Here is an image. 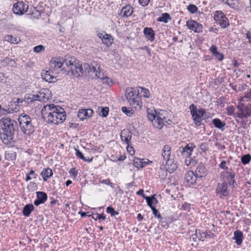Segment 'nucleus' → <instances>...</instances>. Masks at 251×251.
Returning <instances> with one entry per match:
<instances>
[{
  "label": "nucleus",
  "instance_id": "obj_1",
  "mask_svg": "<svg viewBox=\"0 0 251 251\" xmlns=\"http://www.w3.org/2000/svg\"><path fill=\"white\" fill-rule=\"evenodd\" d=\"M43 119L47 123L58 125L62 123L66 118V112L59 105L47 104L42 109Z\"/></svg>",
  "mask_w": 251,
  "mask_h": 251
},
{
  "label": "nucleus",
  "instance_id": "obj_2",
  "mask_svg": "<svg viewBox=\"0 0 251 251\" xmlns=\"http://www.w3.org/2000/svg\"><path fill=\"white\" fill-rule=\"evenodd\" d=\"M0 138L4 144H10L13 142L15 132L18 130L17 122L5 117L0 120Z\"/></svg>",
  "mask_w": 251,
  "mask_h": 251
},
{
  "label": "nucleus",
  "instance_id": "obj_3",
  "mask_svg": "<svg viewBox=\"0 0 251 251\" xmlns=\"http://www.w3.org/2000/svg\"><path fill=\"white\" fill-rule=\"evenodd\" d=\"M140 88H128L126 91L127 101L130 105L136 109H141L142 107L141 96L139 95Z\"/></svg>",
  "mask_w": 251,
  "mask_h": 251
},
{
  "label": "nucleus",
  "instance_id": "obj_4",
  "mask_svg": "<svg viewBox=\"0 0 251 251\" xmlns=\"http://www.w3.org/2000/svg\"><path fill=\"white\" fill-rule=\"evenodd\" d=\"M18 121L21 131L24 134L27 135H30L34 132L35 129L34 126L32 122L31 117L25 113L21 114L19 115Z\"/></svg>",
  "mask_w": 251,
  "mask_h": 251
},
{
  "label": "nucleus",
  "instance_id": "obj_5",
  "mask_svg": "<svg viewBox=\"0 0 251 251\" xmlns=\"http://www.w3.org/2000/svg\"><path fill=\"white\" fill-rule=\"evenodd\" d=\"M189 108L195 125L197 126H200L202 121V117L206 113L205 110L203 108L197 109V106L194 103L191 104Z\"/></svg>",
  "mask_w": 251,
  "mask_h": 251
},
{
  "label": "nucleus",
  "instance_id": "obj_6",
  "mask_svg": "<svg viewBox=\"0 0 251 251\" xmlns=\"http://www.w3.org/2000/svg\"><path fill=\"white\" fill-rule=\"evenodd\" d=\"M169 113L164 110H160L156 112V120L154 121V126L156 128L161 129L166 123L171 124V120L168 118Z\"/></svg>",
  "mask_w": 251,
  "mask_h": 251
},
{
  "label": "nucleus",
  "instance_id": "obj_7",
  "mask_svg": "<svg viewBox=\"0 0 251 251\" xmlns=\"http://www.w3.org/2000/svg\"><path fill=\"white\" fill-rule=\"evenodd\" d=\"M238 111L235 113V117L239 119L247 118L251 115V104L240 103L237 105Z\"/></svg>",
  "mask_w": 251,
  "mask_h": 251
},
{
  "label": "nucleus",
  "instance_id": "obj_8",
  "mask_svg": "<svg viewBox=\"0 0 251 251\" xmlns=\"http://www.w3.org/2000/svg\"><path fill=\"white\" fill-rule=\"evenodd\" d=\"M76 59L74 57H70L66 56V61L65 62V65L67 67L69 73L71 72L72 75L74 77H78L80 75L78 74L77 70V66L78 63L76 62Z\"/></svg>",
  "mask_w": 251,
  "mask_h": 251
},
{
  "label": "nucleus",
  "instance_id": "obj_9",
  "mask_svg": "<svg viewBox=\"0 0 251 251\" xmlns=\"http://www.w3.org/2000/svg\"><path fill=\"white\" fill-rule=\"evenodd\" d=\"M214 20L223 28H226L229 25L228 18L222 11L214 12Z\"/></svg>",
  "mask_w": 251,
  "mask_h": 251
},
{
  "label": "nucleus",
  "instance_id": "obj_10",
  "mask_svg": "<svg viewBox=\"0 0 251 251\" xmlns=\"http://www.w3.org/2000/svg\"><path fill=\"white\" fill-rule=\"evenodd\" d=\"M198 177L192 171L187 172L183 177V184L186 187H190L196 183Z\"/></svg>",
  "mask_w": 251,
  "mask_h": 251
},
{
  "label": "nucleus",
  "instance_id": "obj_11",
  "mask_svg": "<svg viewBox=\"0 0 251 251\" xmlns=\"http://www.w3.org/2000/svg\"><path fill=\"white\" fill-rule=\"evenodd\" d=\"M28 8V5L23 1H17L14 4L12 11L14 14L17 15H22L27 12Z\"/></svg>",
  "mask_w": 251,
  "mask_h": 251
},
{
  "label": "nucleus",
  "instance_id": "obj_12",
  "mask_svg": "<svg viewBox=\"0 0 251 251\" xmlns=\"http://www.w3.org/2000/svg\"><path fill=\"white\" fill-rule=\"evenodd\" d=\"M235 173L231 169L224 171L221 173V177L223 179V182H226V184L229 185H233L235 182L234 177Z\"/></svg>",
  "mask_w": 251,
  "mask_h": 251
},
{
  "label": "nucleus",
  "instance_id": "obj_13",
  "mask_svg": "<svg viewBox=\"0 0 251 251\" xmlns=\"http://www.w3.org/2000/svg\"><path fill=\"white\" fill-rule=\"evenodd\" d=\"M97 36L101 40L102 43L107 47H109L113 42L112 36L107 34L105 31H102L97 33Z\"/></svg>",
  "mask_w": 251,
  "mask_h": 251
},
{
  "label": "nucleus",
  "instance_id": "obj_14",
  "mask_svg": "<svg viewBox=\"0 0 251 251\" xmlns=\"http://www.w3.org/2000/svg\"><path fill=\"white\" fill-rule=\"evenodd\" d=\"M186 26L189 29L196 33H200L202 31V25L201 24L196 22L193 20H189L186 22Z\"/></svg>",
  "mask_w": 251,
  "mask_h": 251
},
{
  "label": "nucleus",
  "instance_id": "obj_15",
  "mask_svg": "<svg viewBox=\"0 0 251 251\" xmlns=\"http://www.w3.org/2000/svg\"><path fill=\"white\" fill-rule=\"evenodd\" d=\"M216 192L220 197H226L229 194L230 189H228L227 184L226 182H223L218 184Z\"/></svg>",
  "mask_w": 251,
  "mask_h": 251
},
{
  "label": "nucleus",
  "instance_id": "obj_16",
  "mask_svg": "<svg viewBox=\"0 0 251 251\" xmlns=\"http://www.w3.org/2000/svg\"><path fill=\"white\" fill-rule=\"evenodd\" d=\"M65 61L66 58L65 59L62 57L52 58L50 62V65L51 68L54 70L60 69L64 65H65Z\"/></svg>",
  "mask_w": 251,
  "mask_h": 251
},
{
  "label": "nucleus",
  "instance_id": "obj_17",
  "mask_svg": "<svg viewBox=\"0 0 251 251\" xmlns=\"http://www.w3.org/2000/svg\"><path fill=\"white\" fill-rule=\"evenodd\" d=\"M172 156L171 155V148L170 146L168 145L164 146L161 152V157L163 160L162 163L164 164L165 161L172 159Z\"/></svg>",
  "mask_w": 251,
  "mask_h": 251
},
{
  "label": "nucleus",
  "instance_id": "obj_18",
  "mask_svg": "<svg viewBox=\"0 0 251 251\" xmlns=\"http://www.w3.org/2000/svg\"><path fill=\"white\" fill-rule=\"evenodd\" d=\"M50 93L47 89H44L39 91L36 95L37 101L46 102L48 101L50 98Z\"/></svg>",
  "mask_w": 251,
  "mask_h": 251
},
{
  "label": "nucleus",
  "instance_id": "obj_19",
  "mask_svg": "<svg viewBox=\"0 0 251 251\" xmlns=\"http://www.w3.org/2000/svg\"><path fill=\"white\" fill-rule=\"evenodd\" d=\"M132 133L128 129L123 130L121 133V138L123 142L126 145L131 144Z\"/></svg>",
  "mask_w": 251,
  "mask_h": 251
},
{
  "label": "nucleus",
  "instance_id": "obj_20",
  "mask_svg": "<svg viewBox=\"0 0 251 251\" xmlns=\"http://www.w3.org/2000/svg\"><path fill=\"white\" fill-rule=\"evenodd\" d=\"M133 13V8L130 4H126L124 6L119 13V16L123 18H128Z\"/></svg>",
  "mask_w": 251,
  "mask_h": 251
},
{
  "label": "nucleus",
  "instance_id": "obj_21",
  "mask_svg": "<svg viewBox=\"0 0 251 251\" xmlns=\"http://www.w3.org/2000/svg\"><path fill=\"white\" fill-rule=\"evenodd\" d=\"M196 146L193 143H190L187 144L184 147L182 148L181 151V154L185 157H190Z\"/></svg>",
  "mask_w": 251,
  "mask_h": 251
},
{
  "label": "nucleus",
  "instance_id": "obj_22",
  "mask_svg": "<svg viewBox=\"0 0 251 251\" xmlns=\"http://www.w3.org/2000/svg\"><path fill=\"white\" fill-rule=\"evenodd\" d=\"M195 175L199 178L205 177L207 174V169L204 164L200 163L198 164L195 171Z\"/></svg>",
  "mask_w": 251,
  "mask_h": 251
},
{
  "label": "nucleus",
  "instance_id": "obj_23",
  "mask_svg": "<svg viewBox=\"0 0 251 251\" xmlns=\"http://www.w3.org/2000/svg\"><path fill=\"white\" fill-rule=\"evenodd\" d=\"M93 110L91 109H80L77 113L78 118L83 121L87 118L91 117L93 114Z\"/></svg>",
  "mask_w": 251,
  "mask_h": 251
},
{
  "label": "nucleus",
  "instance_id": "obj_24",
  "mask_svg": "<svg viewBox=\"0 0 251 251\" xmlns=\"http://www.w3.org/2000/svg\"><path fill=\"white\" fill-rule=\"evenodd\" d=\"M41 76L42 79L49 83L54 82L57 80L55 77L51 75L50 71L43 70L41 72Z\"/></svg>",
  "mask_w": 251,
  "mask_h": 251
},
{
  "label": "nucleus",
  "instance_id": "obj_25",
  "mask_svg": "<svg viewBox=\"0 0 251 251\" xmlns=\"http://www.w3.org/2000/svg\"><path fill=\"white\" fill-rule=\"evenodd\" d=\"M143 33L146 38L151 42H152L155 39V33L154 30L151 27H146L144 28Z\"/></svg>",
  "mask_w": 251,
  "mask_h": 251
},
{
  "label": "nucleus",
  "instance_id": "obj_26",
  "mask_svg": "<svg viewBox=\"0 0 251 251\" xmlns=\"http://www.w3.org/2000/svg\"><path fill=\"white\" fill-rule=\"evenodd\" d=\"M37 199L34 201V204H42L47 200V194L44 192L38 191L36 192Z\"/></svg>",
  "mask_w": 251,
  "mask_h": 251
},
{
  "label": "nucleus",
  "instance_id": "obj_27",
  "mask_svg": "<svg viewBox=\"0 0 251 251\" xmlns=\"http://www.w3.org/2000/svg\"><path fill=\"white\" fill-rule=\"evenodd\" d=\"M161 198L160 195H151L150 196H144V199L146 200V202L147 204H157L159 203V201L158 200V198Z\"/></svg>",
  "mask_w": 251,
  "mask_h": 251
},
{
  "label": "nucleus",
  "instance_id": "obj_28",
  "mask_svg": "<svg viewBox=\"0 0 251 251\" xmlns=\"http://www.w3.org/2000/svg\"><path fill=\"white\" fill-rule=\"evenodd\" d=\"M24 100L25 101V106L26 105L31 104L36 101H37L36 95L31 93L25 94L24 96Z\"/></svg>",
  "mask_w": 251,
  "mask_h": 251
},
{
  "label": "nucleus",
  "instance_id": "obj_29",
  "mask_svg": "<svg viewBox=\"0 0 251 251\" xmlns=\"http://www.w3.org/2000/svg\"><path fill=\"white\" fill-rule=\"evenodd\" d=\"M166 165V169L167 171L169 173H173L176 171L177 169V165L176 163L173 159H171L164 162Z\"/></svg>",
  "mask_w": 251,
  "mask_h": 251
},
{
  "label": "nucleus",
  "instance_id": "obj_30",
  "mask_svg": "<svg viewBox=\"0 0 251 251\" xmlns=\"http://www.w3.org/2000/svg\"><path fill=\"white\" fill-rule=\"evenodd\" d=\"M96 65V62H94L91 65L88 63H85L83 64V69L84 71V73L85 74L87 73H90L91 72L96 73V72H100L99 71H98L95 66V65Z\"/></svg>",
  "mask_w": 251,
  "mask_h": 251
},
{
  "label": "nucleus",
  "instance_id": "obj_31",
  "mask_svg": "<svg viewBox=\"0 0 251 251\" xmlns=\"http://www.w3.org/2000/svg\"><path fill=\"white\" fill-rule=\"evenodd\" d=\"M12 101L11 102V105H13L12 103L15 105L14 109L15 111H18L21 106H25L24 98H14L12 99Z\"/></svg>",
  "mask_w": 251,
  "mask_h": 251
},
{
  "label": "nucleus",
  "instance_id": "obj_32",
  "mask_svg": "<svg viewBox=\"0 0 251 251\" xmlns=\"http://www.w3.org/2000/svg\"><path fill=\"white\" fill-rule=\"evenodd\" d=\"M52 175L53 173L52 170L49 168L44 169L41 173V175L44 181H46Z\"/></svg>",
  "mask_w": 251,
  "mask_h": 251
},
{
  "label": "nucleus",
  "instance_id": "obj_33",
  "mask_svg": "<svg viewBox=\"0 0 251 251\" xmlns=\"http://www.w3.org/2000/svg\"><path fill=\"white\" fill-rule=\"evenodd\" d=\"M243 238V233L241 231L237 230L234 231L233 239L235 240L237 245H240L242 243Z\"/></svg>",
  "mask_w": 251,
  "mask_h": 251
},
{
  "label": "nucleus",
  "instance_id": "obj_34",
  "mask_svg": "<svg viewBox=\"0 0 251 251\" xmlns=\"http://www.w3.org/2000/svg\"><path fill=\"white\" fill-rule=\"evenodd\" d=\"M95 75L98 78L101 79L102 80L103 83L106 84L107 85H110L112 83V80L107 76H104L103 74H101L100 71L96 72Z\"/></svg>",
  "mask_w": 251,
  "mask_h": 251
},
{
  "label": "nucleus",
  "instance_id": "obj_35",
  "mask_svg": "<svg viewBox=\"0 0 251 251\" xmlns=\"http://www.w3.org/2000/svg\"><path fill=\"white\" fill-rule=\"evenodd\" d=\"M34 209L33 205H25L23 209V214L25 217H29Z\"/></svg>",
  "mask_w": 251,
  "mask_h": 251
},
{
  "label": "nucleus",
  "instance_id": "obj_36",
  "mask_svg": "<svg viewBox=\"0 0 251 251\" xmlns=\"http://www.w3.org/2000/svg\"><path fill=\"white\" fill-rule=\"evenodd\" d=\"M16 156V153L14 151H7L5 152V159L9 161H15Z\"/></svg>",
  "mask_w": 251,
  "mask_h": 251
},
{
  "label": "nucleus",
  "instance_id": "obj_37",
  "mask_svg": "<svg viewBox=\"0 0 251 251\" xmlns=\"http://www.w3.org/2000/svg\"><path fill=\"white\" fill-rule=\"evenodd\" d=\"M75 154L77 158L81 159L85 162H90L93 161V157L90 158H87L86 157L84 156L83 154L79 150L75 149Z\"/></svg>",
  "mask_w": 251,
  "mask_h": 251
},
{
  "label": "nucleus",
  "instance_id": "obj_38",
  "mask_svg": "<svg viewBox=\"0 0 251 251\" xmlns=\"http://www.w3.org/2000/svg\"><path fill=\"white\" fill-rule=\"evenodd\" d=\"M4 40L11 44H17L20 41L19 38L14 37L11 35H7L4 36Z\"/></svg>",
  "mask_w": 251,
  "mask_h": 251
},
{
  "label": "nucleus",
  "instance_id": "obj_39",
  "mask_svg": "<svg viewBox=\"0 0 251 251\" xmlns=\"http://www.w3.org/2000/svg\"><path fill=\"white\" fill-rule=\"evenodd\" d=\"M212 123L216 128L219 129H222L226 126V123L218 118L213 119Z\"/></svg>",
  "mask_w": 251,
  "mask_h": 251
},
{
  "label": "nucleus",
  "instance_id": "obj_40",
  "mask_svg": "<svg viewBox=\"0 0 251 251\" xmlns=\"http://www.w3.org/2000/svg\"><path fill=\"white\" fill-rule=\"evenodd\" d=\"M171 19L170 15L168 13H164L161 16L157 19V21L167 23L168 20Z\"/></svg>",
  "mask_w": 251,
  "mask_h": 251
},
{
  "label": "nucleus",
  "instance_id": "obj_41",
  "mask_svg": "<svg viewBox=\"0 0 251 251\" xmlns=\"http://www.w3.org/2000/svg\"><path fill=\"white\" fill-rule=\"evenodd\" d=\"M157 111L154 110L153 111L152 110H151V111L148 110V119L151 121L152 124L154 125V121L156 120V115Z\"/></svg>",
  "mask_w": 251,
  "mask_h": 251
},
{
  "label": "nucleus",
  "instance_id": "obj_42",
  "mask_svg": "<svg viewBox=\"0 0 251 251\" xmlns=\"http://www.w3.org/2000/svg\"><path fill=\"white\" fill-rule=\"evenodd\" d=\"M151 209L152 210V213L155 217L158 218L159 220H161L162 217L158 211V209L154 206V205H148Z\"/></svg>",
  "mask_w": 251,
  "mask_h": 251
},
{
  "label": "nucleus",
  "instance_id": "obj_43",
  "mask_svg": "<svg viewBox=\"0 0 251 251\" xmlns=\"http://www.w3.org/2000/svg\"><path fill=\"white\" fill-rule=\"evenodd\" d=\"M136 88H140L139 89V95H140V93H142L144 97L146 98H149L150 93L148 89L140 86L137 87Z\"/></svg>",
  "mask_w": 251,
  "mask_h": 251
},
{
  "label": "nucleus",
  "instance_id": "obj_44",
  "mask_svg": "<svg viewBox=\"0 0 251 251\" xmlns=\"http://www.w3.org/2000/svg\"><path fill=\"white\" fill-rule=\"evenodd\" d=\"M241 160L244 165L248 164L251 160V155L249 153L243 155L241 158Z\"/></svg>",
  "mask_w": 251,
  "mask_h": 251
},
{
  "label": "nucleus",
  "instance_id": "obj_45",
  "mask_svg": "<svg viewBox=\"0 0 251 251\" xmlns=\"http://www.w3.org/2000/svg\"><path fill=\"white\" fill-rule=\"evenodd\" d=\"M133 165L138 169L143 168V162L142 159L139 158L134 157L133 159Z\"/></svg>",
  "mask_w": 251,
  "mask_h": 251
},
{
  "label": "nucleus",
  "instance_id": "obj_46",
  "mask_svg": "<svg viewBox=\"0 0 251 251\" xmlns=\"http://www.w3.org/2000/svg\"><path fill=\"white\" fill-rule=\"evenodd\" d=\"M99 183L104 184L107 185H109L113 189L115 188L116 184L115 183H113L111 182L109 179H100L99 180Z\"/></svg>",
  "mask_w": 251,
  "mask_h": 251
},
{
  "label": "nucleus",
  "instance_id": "obj_47",
  "mask_svg": "<svg viewBox=\"0 0 251 251\" xmlns=\"http://www.w3.org/2000/svg\"><path fill=\"white\" fill-rule=\"evenodd\" d=\"M30 15V18L33 19H39L41 15L40 11L37 10L35 7L34 8L33 11L29 14Z\"/></svg>",
  "mask_w": 251,
  "mask_h": 251
},
{
  "label": "nucleus",
  "instance_id": "obj_48",
  "mask_svg": "<svg viewBox=\"0 0 251 251\" xmlns=\"http://www.w3.org/2000/svg\"><path fill=\"white\" fill-rule=\"evenodd\" d=\"M187 9L188 11L192 14L196 13L198 10V7L196 5L193 4H189L187 6Z\"/></svg>",
  "mask_w": 251,
  "mask_h": 251
},
{
  "label": "nucleus",
  "instance_id": "obj_49",
  "mask_svg": "<svg viewBox=\"0 0 251 251\" xmlns=\"http://www.w3.org/2000/svg\"><path fill=\"white\" fill-rule=\"evenodd\" d=\"M109 108L107 107H101V110L100 112V115L102 117H106L108 114Z\"/></svg>",
  "mask_w": 251,
  "mask_h": 251
},
{
  "label": "nucleus",
  "instance_id": "obj_50",
  "mask_svg": "<svg viewBox=\"0 0 251 251\" xmlns=\"http://www.w3.org/2000/svg\"><path fill=\"white\" fill-rule=\"evenodd\" d=\"M106 211L107 213L110 214L111 216H114L119 214V212L115 211V209L111 206L107 207Z\"/></svg>",
  "mask_w": 251,
  "mask_h": 251
},
{
  "label": "nucleus",
  "instance_id": "obj_51",
  "mask_svg": "<svg viewBox=\"0 0 251 251\" xmlns=\"http://www.w3.org/2000/svg\"><path fill=\"white\" fill-rule=\"evenodd\" d=\"M122 111L128 116H131L133 113V111L132 109L127 108L126 106H123L122 107Z\"/></svg>",
  "mask_w": 251,
  "mask_h": 251
},
{
  "label": "nucleus",
  "instance_id": "obj_52",
  "mask_svg": "<svg viewBox=\"0 0 251 251\" xmlns=\"http://www.w3.org/2000/svg\"><path fill=\"white\" fill-rule=\"evenodd\" d=\"M196 233L198 234V240L204 241L205 239V232H201L200 230L196 229Z\"/></svg>",
  "mask_w": 251,
  "mask_h": 251
},
{
  "label": "nucleus",
  "instance_id": "obj_53",
  "mask_svg": "<svg viewBox=\"0 0 251 251\" xmlns=\"http://www.w3.org/2000/svg\"><path fill=\"white\" fill-rule=\"evenodd\" d=\"M45 50V47L42 45H38L34 47L33 51L36 53H39Z\"/></svg>",
  "mask_w": 251,
  "mask_h": 251
},
{
  "label": "nucleus",
  "instance_id": "obj_54",
  "mask_svg": "<svg viewBox=\"0 0 251 251\" xmlns=\"http://www.w3.org/2000/svg\"><path fill=\"white\" fill-rule=\"evenodd\" d=\"M245 99H251V89H248L245 93L244 96L242 98L241 101H245Z\"/></svg>",
  "mask_w": 251,
  "mask_h": 251
},
{
  "label": "nucleus",
  "instance_id": "obj_55",
  "mask_svg": "<svg viewBox=\"0 0 251 251\" xmlns=\"http://www.w3.org/2000/svg\"><path fill=\"white\" fill-rule=\"evenodd\" d=\"M226 113L228 115H233L235 112V108L233 106H229L226 107Z\"/></svg>",
  "mask_w": 251,
  "mask_h": 251
},
{
  "label": "nucleus",
  "instance_id": "obj_56",
  "mask_svg": "<svg viewBox=\"0 0 251 251\" xmlns=\"http://www.w3.org/2000/svg\"><path fill=\"white\" fill-rule=\"evenodd\" d=\"M201 150L203 152H206L208 150V146L206 143H202L200 146Z\"/></svg>",
  "mask_w": 251,
  "mask_h": 251
},
{
  "label": "nucleus",
  "instance_id": "obj_57",
  "mask_svg": "<svg viewBox=\"0 0 251 251\" xmlns=\"http://www.w3.org/2000/svg\"><path fill=\"white\" fill-rule=\"evenodd\" d=\"M214 56H215V57L218 59L219 61H222L223 60L224 58V55L222 53H221L220 52H217V53H216Z\"/></svg>",
  "mask_w": 251,
  "mask_h": 251
},
{
  "label": "nucleus",
  "instance_id": "obj_58",
  "mask_svg": "<svg viewBox=\"0 0 251 251\" xmlns=\"http://www.w3.org/2000/svg\"><path fill=\"white\" fill-rule=\"evenodd\" d=\"M69 174L73 176L74 177H76L77 176V171L75 170V168L71 169L69 171Z\"/></svg>",
  "mask_w": 251,
  "mask_h": 251
},
{
  "label": "nucleus",
  "instance_id": "obj_59",
  "mask_svg": "<svg viewBox=\"0 0 251 251\" xmlns=\"http://www.w3.org/2000/svg\"><path fill=\"white\" fill-rule=\"evenodd\" d=\"M226 162L225 160L222 161L219 165V167L221 169L228 171V168L226 166Z\"/></svg>",
  "mask_w": 251,
  "mask_h": 251
},
{
  "label": "nucleus",
  "instance_id": "obj_60",
  "mask_svg": "<svg viewBox=\"0 0 251 251\" xmlns=\"http://www.w3.org/2000/svg\"><path fill=\"white\" fill-rule=\"evenodd\" d=\"M150 0H138L139 4L143 6H146L148 5Z\"/></svg>",
  "mask_w": 251,
  "mask_h": 251
},
{
  "label": "nucleus",
  "instance_id": "obj_61",
  "mask_svg": "<svg viewBox=\"0 0 251 251\" xmlns=\"http://www.w3.org/2000/svg\"><path fill=\"white\" fill-rule=\"evenodd\" d=\"M126 149L130 154L133 155L134 154V150L132 147L130 146V145H127Z\"/></svg>",
  "mask_w": 251,
  "mask_h": 251
},
{
  "label": "nucleus",
  "instance_id": "obj_62",
  "mask_svg": "<svg viewBox=\"0 0 251 251\" xmlns=\"http://www.w3.org/2000/svg\"><path fill=\"white\" fill-rule=\"evenodd\" d=\"M209 50L213 55L218 52L217 48L215 45H212L209 49Z\"/></svg>",
  "mask_w": 251,
  "mask_h": 251
},
{
  "label": "nucleus",
  "instance_id": "obj_63",
  "mask_svg": "<svg viewBox=\"0 0 251 251\" xmlns=\"http://www.w3.org/2000/svg\"><path fill=\"white\" fill-rule=\"evenodd\" d=\"M241 122H240V126L241 127L245 128H246V125H247V121H246L244 120L243 119H241Z\"/></svg>",
  "mask_w": 251,
  "mask_h": 251
},
{
  "label": "nucleus",
  "instance_id": "obj_64",
  "mask_svg": "<svg viewBox=\"0 0 251 251\" xmlns=\"http://www.w3.org/2000/svg\"><path fill=\"white\" fill-rule=\"evenodd\" d=\"M246 37L249 42L251 43V29L246 33Z\"/></svg>",
  "mask_w": 251,
  "mask_h": 251
}]
</instances>
